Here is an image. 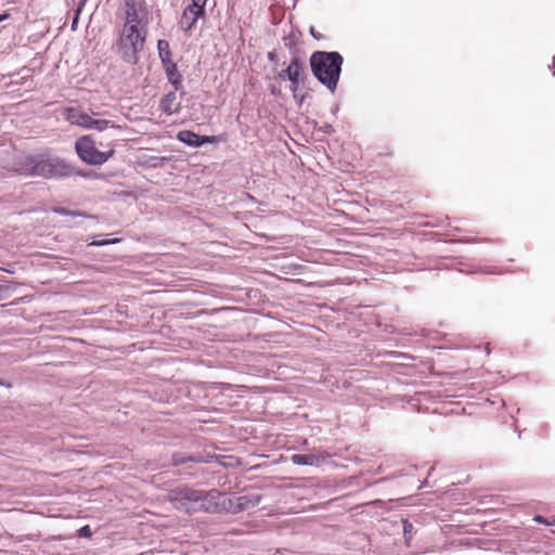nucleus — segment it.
Listing matches in <instances>:
<instances>
[{
	"instance_id": "obj_4",
	"label": "nucleus",
	"mask_w": 555,
	"mask_h": 555,
	"mask_svg": "<svg viewBox=\"0 0 555 555\" xmlns=\"http://www.w3.org/2000/svg\"><path fill=\"white\" fill-rule=\"evenodd\" d=\"M146 25L124 24L118 46L126 62L135 63L138 61V53L143 50L146 39Z\"/></svg>"
},
{
	"instance_id": "obj_16",
	"label": "nucleus",
	"mask_w": 555,
	"mask_h": 555,
	"mask_svg": "<svg viewBox=\"0 0 555 555\" xmlns=\"http://www.w3.org/2000/svg\"><path fill=\"white\" fill-rule=\"evenodd\" d=\"M78 535L79 537H83V538H91L92 537V531H91V528L89 525H86L83 527H81L79 530H78Z\"/></svg>"
},
{
	"instance_id": "obj_15",
	"label": "nucleus",
	"mask_w": 555,
	"mask_h": 555,
	"mask_svg": "<svg viewBox=\"0 0 555 555\" xmlns=\"http://www.w3.org/2000/svg\"><path fill=\"white\" fill-rule=\"evenodd\" d=\"M158 55L162 61V64L167 62H172V53L170 50V44L167 40L160 39L157 42Z\"/></svg>"
},
{
	"instance_id": "obj_22",
	"label": "nucleus",
	"mask_w": 555,
	"mask_h": 555,
	"mask_svg": "<svg viewBox=\"0 0 555 555\" xmlns=\"http://www.w3.org/2000/svg\"><path fill=\"white\" fill-rule=\"evenodd\" d=\"M9 17V14L4 13V14H0V22L7 20Z\"/></svg>"
},
{
	"instance_id": "obj_11",
	"label": "nucleus",
	"mask_w": 555,
	"mask_h": 555,
	"mask_svg": "<svg viewBox=\"0 0 555 555\" xmlns=\"http://www.w3.org/2000/svg\"><path fill=\"white\" fill-rule=\"evenodd\" d=\"M259 502L260 495L258 494H243L231 501V508L234 513H238L250 507H255Z\"/></svg>"
},
{
	"instance_id": "obj_12",
	"label": "nucleus",
	"mask_w": 555,
	"mask_h": 555,
	"mask_svg": "<svg viewBox=\"0 0 555 555\" xmlns=\"http://www.w3.org/2000/svg\"><path fill=\"white\" fill-rule=\"evenodd\" d=\"M160 109L168 114L172 115L175 113H178L181 108V100L177 94L176 89L171 92H168L164 98L162 99L159 103Z\"/></svg>"
},
{
	"instance_id": "obj_10",
	"label": "nucleus",
	"mask_w": 555,
	"mask_h": 555,
	"mask_svg": "<svg viewBox=\"0 0 555 555\" xmlns=\"http://www.w3.org/2000/svg\"><path fill=\"white\" fill-rule=\"evenodd\" d=\"M205 10L195 7L193 4H189L182 12L181 18H180V25L182 29L188 33L190 31L196 24L197 20L202 16H204Z\"/></svg>"
},
{
	"instance_id": "obj_14",
	"label": "nucleus",
	"mask_w": 555,
	"mask_h": 555,
	"mask_svg": "<svg viewBox=\"0 0 555 555\" xmlns=\"http://www.w3.org/2000/svg\"><path fill=\"white\" fill-rule=\"evenodd\" d=\"M327 457L326 454H294L292 455V462L296 465H318Z\"/></svg>"
},
{
	"instance_id": "obj_3",
	"label": "nucleus",
	"mask_w": 555,
	"mask_h": 555,
	"mask_svg": "<svg viewBox=\"0 0 555 555\" xmlns=\"http://www.w3.org/2000/svg\"><path fill=\"white\" fill-rule=\"evenodd\" d=\"M343 61V56L338 52L315 51L310 56L313 75L332 91L336 89Z\"/></svg>"
},
{
	"instance_id": "obj_21",
	"label": "nucleus",
	"mask_w": 555,
	"mask_h": 555,
	"mask_svg": "<svg viewBox=\"0 0 555 555\" xmlns=\"http://www.w3.org/2000/svg\"><path fill=\"white\" fill-rule=\"evenodd\" d=\"M412 528V525L411 524H408L405 522L404 524V532L406 533L408 531H410V529Z\"/></svg>"
},
{
	"instance_id": "obj_19",
	"label": "nucleus",
	"mask_w": 555,
	"mask_h": 555,
	"mask_svg": "<svg viewBox=\"0 0 555 555\" xmlns=\"http://www.w3.org/2000/svg\"><path fill=\"white\" fill-rule=\"evenodd\" d=\"M193 5L195 7H199L202 9L205 10V7H206V3H207V0H191Z\"/></svg>"
},
{
	"instance_id": "obj_18",
	"label": "nucleus",
	"mask_w": 555,
	"mask_h": 555,
	"mask_svg": "<svg viewBox=\"0 0 555 555\" xmlns=\"http://www.w3.org/2000/svg\"><path fill=\"white\" fill-rule=\"evenodd\" d=\"M534 521L540 522V524H544V525H547V526H548V525H553V522L548 521L547 519H545V518H544L543 516H541V515H537V516L534 517Z\"/></svg>"
},
{
	"instance_id": "obj_25",
	"label": "nucleus",
	"mask_w": 555,
	"mask_h": 555,
	"mask_svg": "<svg viewBox=\"0 0 555 555\" xmlns=\"http://www.w3.org/2000/svg\"><path fill=\"white\" fill-rule=\"evenodd\" d=\"M554 75H555V70H554Z\"/></svg>"
},
{
	"instance_id": "obj_1",
	"label": "nucleus",
	"mask_w": 555,
	"mask_h": 555,
	"mask_svg": "<svg viewBox=\"0 0 555 555\" xmlns=\"http://www.w3.org/2000/svg\"><path fill=\"white\" fill-rule=\"evenodd\" d=\"M218 491H202L189 487H178L168 493V501L178 511L188 514L212 512L217 506Z\"/></svg>"
},
{
	"instance_id": "obj_17",
	"label": "nucleus",
	"mask_w": 555,
	"mask_h": 555,
	"mask_svg": "<svg viewBox=\"0 0 555 555\" xmlns=\"http://www.w3.org/2000/svg\"><path fill=\"white\" fill-rule=\"evenodd\" d=\"M118 241H119L118 238L108 240V241H94L90 245L102 246V245H106V244H114V243H116Z\"/></svg>"
},
{
	"instance_id": "obj_7",
	"label": "nucleus",
	"mask_w": 555,
	"mask_h": 555,
	"mask_svg": "<svg viewBox=\"0 0 555 555\" xmlns=\"http://www.w3.org/2000/svg\"><path fill=\"white\" fill-rule=\"evenodd\" d=\"M279 77L283 80L288 79L291 81V90L296 94L299 85L304 82L306 77L304 63L299 57L294 56L289 65L279 74Z\"/></svg>"
},
{
	"instance_id": "obj_2",
	"label": "nucleus",
	"mask_w": 555,
	"mask_h": 555,
	"mask_svg": "<svg viewBox=\"0 0 555 555\" xmlns=\"http://www.w3.org/2000/svg\"><path fill=\"white\" fill-rule=\"evenodd\" d=\"M16 171L24 176H38L47 179L72 176L74 168L65 160L50 158L43 154L23 157L16 165Z\"/></svg>"
},
{
	"instance_id": "obj_23",
	"label": "nucleus",
	"mask_w": 555,
	"mask_h": 555,
	"mask_svg": "<svg viewBox=\"0 0 555 555\" xmlns=\"http://www.w3.org/2000/svg\"><path fill=\"white\" fill-rule=\"evenodd\" d=\"M78 175L85 177V178H88V177H91L90 173H86V172H77Z\"/></svg>"
},
{
	"instance_id": "obj_8",
	"label": "nucleus",
	"mask_w": 555,
	"mask_h": 555,
	"mask_svg": "<svg viewBox=\"0 0 555 555\" xmlns=\"http://www.w3.org/2000/svg\"><path fill=\"white\" fill-rule=\"evenodd\" d=\"M124 24H147V12L144 0H125Z\"/></svg>"
},
{
	"instance_id": "obj_5",
	"label": "nucleus",
	"mask_w": 555,
	"mask_h": 555,
	"mask_svg": "<svg viewBox=\"0 0 555 555\" xmlns=\"http://www.w3.org/2000/svg\"><path fill=\"white\" fill-rule=\"evenodd\" d=\"M75 150L79 158L88 165H103L115 153L113 149L102 152L98 149L95 140L91 135H82L75 142Z\"/></svg>"
},
{
	"instance_id": "obj_6",
	"label": "nucleus",
	"mask_w": 555,
	"mask_h": 555,
	"mask_svg": "<svg viewBox=\"0 0 555 555\" xmlns=\"http://www.w3.org/2000/svg\"><path fill=\"white\" fill-rule=\"evenodd\" d=\"M66 119L72 125H77L86 129H96L103 131L108 127L109 121L105 119H94L87 113L69 107L66 109Z\"/></svg>"
},
{
	"instance_id": "obj_24",
	"label": "nucleus",
	"mask_w": 555,
	"mask_h": 555,
	"mask_svg": "<svg viewBox=\"0 0 555 555\" xmlns=\"http://www.w3.org/2000/svg\"><path fill=\"white\" fill-rule=\"evenodd\" d=\"M57 212L63 214V215H67V211L65 209H60V210H57Z\"/></svg>"
},
{
	"instance_id": "obj_9",
	"label": "nucleus",
	"mask_w": 555,
	"mask_h": 555,
	"mask_svg": "<svg viewBox=\"0 0 555 555\" xmlns=\"http://www.w3.org/2000/svg\"><path fill=\"white\" fill-rule=\"evenodd\" d=\"M177 138L179 141L186 145L197 147L205 143H216L218 138L215 135H199L191 130H181L178 132Z\"/></svg>"
},
{
	"instance_id": "obj_20",
	"label": "nucleus",
	"mask_w": 555,
	"mask_h": 555,
	"mask_svg": "<svg viewBox=\"0 0 555 555\" xmlns=\"http://www.w3.org/2000/svg\"><path fill=\"white\" fill-rule=\"evenodd\" d=\"M7 291V286L0 284V299L3 298L2 294Z\"/></svg>"
},
{
	"instance_id": "obj_13",
	"label": "nucleus",
	"mask_w": 555,
	"mask_h": 555,
	"mask_svg": "<svg viewBox=\"0 0 555 555\" xmlns=\"http://www.w3.org/2000/svg\"><path fill=\"white\" fill-rule=\"evenodd\" d=\"M163 68L166 73L168 81L173 86L176 91L182 89V76L179 73L177 64L172 62H167L163 64Z\"/></svg>"
}]
</instances>
